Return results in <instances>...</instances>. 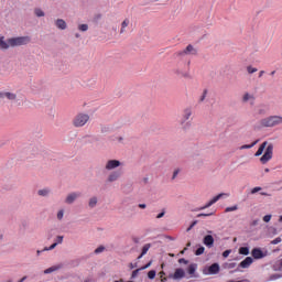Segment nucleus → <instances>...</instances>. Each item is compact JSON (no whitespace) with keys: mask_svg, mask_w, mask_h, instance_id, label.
Segmentation results:
<instances>
[{"mask_svg":"<svg viewBox=\"0 0 282 282\" xmlns=\"http://www.w3.org/2000/svg\"><path fill=\"white\" fill-rule=\"evenodd\" d=\"M264 152V154H263ZM256 158H260L261 164H268V161L272 159V155H274V145L272 143L268 144V141H264L256 152Z\"/></svg>","mask_w":282,"mask_h":282,"instance_id":"nucleus-1","label":"nucleus"},{"mask_svg":"<svg viewBox=\"0 0 282 282\" xmlns=\"http://www.w3.org/2000/svg\"><path fill=\"white\" fill-rule=\"evenodd\" d=\"M32 41L30 36H18L8 40L9 47H20L21 45H28Z\"/></svg>","mask_w":282,"mask_h":282,"instance_id":"nucleus-2","label":"nucleus"},{"mask_svg":"<svg viewBox=\"0 0 282 282\" xmlns=\"http://www.w3.org/2000/svg\"><path fill=\"white\" fill-rule=\"evenodd\" d=\"M261 127H279L282 124V117L281 116H271L264 118L260 121Z\"/></svg>","mask_w":282,"mask_h":282,"instance_id":"nucleus-3","label":"nucleus"},{"mask_svg":"<svg viewBox=\"0 0 282 282\" xmlns=\"http://www.w3.org/2000/svg\"><path fill=\"white\" fill-rule=\"evenodd\" d=\"M89 122V115L87 113H78L74 119H73V124L76 128L79 127H85L86 123Z\"/></svg>","mask_w":282,"mask_h":282,"instance_id":"nucleus-4","label":"nucleus"},{"mask_svg":"<svg viewBox=\"0 0 282 282\" xmlns=\"http://www.w3.org/2000/svg\"><path fill=\"white\" fill-rule=\"evenodd\" d=\"M220 197H228V194H226V193L218 194L212 200H209L206 205L198 208V210H206V208H210V206H213V204H217V202H219Z\"/></svg>","mask_w":282,"mask_h":282,"instance_id":"nucleus-5","label":"nucleus"},{"mask_svg":"<svg viewBox=\"0 0 282 282\" xmlns=\"http://www.w3.org/2000/svg\"><path fill=\"white\" fill-rule=\"evenodd\" d=\"M182 54L197 56V48H195V46H193L192 44H188L186 48L180 53L181 56Z\"/></svg>","mask_w":282,"mask_h":282,"instance_id":"nucleus-6","label":"nucleus"},{"mask_svg":"<svg viewBox=\"0 0 282 282\" xmlns=\"http://www.w3.org/2000/svg\"><path fill=\"white\" fill-rule=\"evenodd\" d=\"M120 161L118 160H109L106 164V170L107 171H113V169H118L120 166Z\"/></svg>","mask_w":282,"mask_h":282,"instance_id":"nucleus-7","label":"nucleus"},{"mask_svg":"<svg viewBox=\"0 0 282 282\" xmlns=\"http://www.w3.org/2000/svg\"><path fill=\"white\" fill-rule=\"evenodd\" d=\"M203 243L207 246V248H213L215 245V238H213L210 235H207L204 237Z\"/></svg>","mask_w":282,"mask_h":282,"instance_id":"nucleus-8","label":"nucleus"},{"mask_svg":"<svg viewBox=\"0 0 282 282\" xmlns=\"http://www.w3.org/2000/svg\"><path fill=\"white\" fill-rule=\"evenodd\" d=\"M251 254L253 259H263V257H265V254H263V251H261V249L259 248L252 249Z\"/></svg>","mask_w":282,"mask_h":282,"instance_id":"nucleus-9","label":"nucleus"},{"mask_svg":"<svg viewBox=\"0 0 282 282\" xmlns=\"http://www.w3.org/2000/svg\"><path fill=\"white\" fill-rule=\"evenodd\" d=\"M80 197V193H72L66 197V204H74Z\"/></svg>","mask_w":282,"mask_h":282,"instance_id":"nucleus-10","label":"nucleus"},{"mask_svg":"<svg viewBox=\"0 0 282 282\" xmlns=\"http://www.w3.org/2000/svg\"><path fill=\"white\" fill-rule=\"evenodd\" d=\"M120 175H122V173L120 171H115V172L110 173L109 176H108V182H116V181H118Z\"/></svg>","mask_w":282,"mask_h":282,"instance_id":"nucleus-11","label":"nucleus"},{"mask_svg":"<svg viewBox=\"0 0 282 282\" xmlns=\"http://www.w3.org/2000/svg\"><path fill=\"white\" fill-rule=\"evenodd\" d=\"M253 261H254V260H252V257H247L245 260H242V261L240 262L239 265H240L241 268L246 269V268H248L249 265H252Z\"/></svg>","mask_w":282,"mask_h":282,"instance_id":"nucleus-12","label":"nucleus"},{"mask_svg":"<svg viewBox=\"0 0 282 282\" xmlns=\"http://www.w3.org/2000/svg\"><path fill=\"white\" fill-rule=\"evenodd\" d=\"M185 274L186 273L183 271V269H176L172 278L174 280H180V279H184Z\"/></svg>","mask_w":282,"mask_h":282,"instance_id":"nucleus-13","label":"nucleus"},{"mask_svg":"<svg viewBox=\"0 0 282 282\" xmlns=\"http://www.w3.org/2000/svg\"><path fill=\"white\" fill-rule=\"evenodd\" d=\"M55 25L58 28V30H67V22H65L63 19H57Z\"/></svg>","mask_w":282,"mask_h":282,"instance_id":"nucleus-14","label":"nucleus"},{"mask_svg":"<svg viewBox=\"0 0 282 282\" xmlns=\"http://www.w3.org/2000/svg\"><path fill=\"white\" fill-rule=\"evenodd\" d=\"M0 98H8V100H17V94H13V93H0Z\"/></svg>","mask_w":282,"mask_h":282,"instance_id":"nucleus-15","label":"nucleus"},{"mask_svg":"<svg viewBox=\"0 0 282 282\" xmlns=\"http://www.w3.org/2000/svg\"><path fill=\"white\" fill-rule=\"evenodd\" d=\"M209 274H219V264L214 263L208 268Z\"/></svg>","mask_w":282,"mask_h":282,"instance_id":"nucleus-16","label":"nucleus"},{"mask_svg":"<svg viewBox=\"0 0 282 282\" xmlns=\"http://www.w3.org/2000/svg\"><path fill=\"white\" fill-rule=\"evenodd\" d=\"M10 48V43H8V40L6 42L4 36H0V50H9Z\"/></svg>","mask_w":282,"mask_h":282,"instance_id":"nucleus-17","label":"nucleus"},{"mask_svg":"<svg viewBox=\"0 0 282 282\" xmlns=\"http://www.w3.org/2000/svg\"><path fill=\"white\" fill-rule=\"evenodd\" d=\"M63 268L62 264L53 265L46 270H44V274H52V272H56L57 270H61Z\"/></svg>","mask_w":282,"mask_h":282,"instance_id":"nucleus-18","label":"nucleus"},{"mask_svg":"<svg viewBox=\"0 0 282 282\" xmlns=\"http://www.w3.org/2000/svg\"><path fill=\"white\" fill-rule=\"evenodd\" d=\"M191 116H193V111L191 110V108L185 109L183 112V122H186V120H189Z\"/></svg>","mask_w":282,"mask_h":282,"instance_id":"nucleus-19","label":"nucleus"},{"mask_svg":"<svg viewBox=\"0 0 282 282\" xmlns=\"http://www.w3.org/2000/svg\"><path fill=\"white\" fill-rule=\"evenodd\" d=\"M150 249H151V243L144 245L143 248H142V252H141V254L138 257V259H142V257H143L144 254H147Z\"/></svg>","mask_w":282,"mask_h":282,"instance_id":"nucleus-20","label":"nucleus"},{"mask_svg":"<svg viewBox=\"0 0 282 282\" xmlns=\"http://www.w3.org/2000/svg\"><path fill=\"white\" fill-rule=\"evenodd\" d=\"M129 28V19L123 20L121 23L120 34H124V31Z\"/></svg>","mask_w":282,"mask_h":282,"instance_id":"nucleus-21","label":"nucleus"},{"mask_svg":"<svg viewBox=\"0 0 282 282\" xmlns=\"http://www.w3.org/2000/svg\"><path fill=\"white\" fill-rule=\"evenodd\" d=\"M239 254H243L245 257H248V254H250V249L248 247H240Z\"/></svg>","mask_w":282,"mask_h":282,"instance_id":"nucleus-22","label":"nucleus"},{"mask_svg":"<svg viewBox=\"0 0 282 282\" xmlns=\"http://www.w3.org/2000/svg\"><path fill=\"white\" fill-rule=\"evenodd\" d=\"M96 204H98V198H97V197H91V198L89 199L88 206H89L90 208H95Z\"/></svg>","mask_w":282,"mask_h":282,"instance_id":"nucleus-23","label":"nucleus"},{"mask_svg":"<svg viewBox=\"0 0 282 282\" xmlns=\"http://www.w3.org/2000/svg\"><path fill=\"white\" fill-rule=\"evenodd\" d=\"M243 102H248V100H254V96L250 94H245L242 97Z\"/></svg>","mask_w":282,"mask_h":282,"instance_id":"nucleus-24","label":"nucleus"},{"mask_svg":"<svg viewBox=\"0 0 282 282\" xmlns=\"http://www.w3.org/2000/svg\"><path fill=\"white\" fill-rule=\"evenodd\" d=\"M259 140H256L253 141L251 144H245V145H241L240 149H252V147H256L258 144Z\"/></svg>","mask_w":282,"mask_h":282,"instance_id":"nucleus-25","label":"nucleus"},{"mask_svg":"<svg viewBox=\"0 0 282 282\" xmlns=\"http://www.w3.org/2000/svg\"><path fill=\"white\" fill-rule=\"evenodd\" d=\"M197 270V265L191 264L187 269L188 274H195V271Z\"/></svg>","mask_w":282,"mask_h":282,"instance_id":"nucleus-26","label":"nucleus"},{"mask_svg":"<svg viewBox=\"0 0 282 282\" xmlns=\"http://www.w3.org/2000/svg\"><path fill=\"white\" fill-rule=\"evenodd\" d=\"M176 74L177 76H182V78H191V74L188 72H180V70H176Z\"/></svg>","mask_w":282,"mask_h":282,"instance_id":"nucleus-27","label":"nucleus"},{"mask_svg":"<svg viewBox=\"0 0 282 282\" xmlns=\"http://www.w3.org/2000/svg\"><path fill=\"white\" fill-rule=\"evenodd\" d=\"M274 269L278 270V272H282V259L275 262Z\"/></svg>","mask_w":282,"mask_h":282,"instance_id":"nucleus-28","label":"nucleus"},{"mask_svg":"<svg viewBox=\"0 0 282 282\" xmlns=\"http://www.w3.org/2000/svg\"><path fill=\"white\" fill-rule=\"evenodd\" d=\"M205 250H206V248L199 247V248L195 251L196 257H199V256L204 254V251H205Z\"/></svg>","mask_w":282,"mask_h":282,"instance_id":"nucleus-29","label":"nucleus"},{"mask_svg":"<svg viewBox=\"0 0 282 282\" xmlns=\"http://www.w3.org/2000/svg\"><path fill=\"white\" fill-rule=\"evenodd\" d=\"M78 30H80V32H87L89 30V25L87 24H80L78 26Z\"/></svg>","mask_w":282,"mask_h":282,"instance_id":"nucleus-30","label":"nucleus"},{"mask_svg":"<svg viewBox=\"0 0 282 282\" xmlns=\"http://www.w3.org/2000/svg\"><path fill=\"white\" fill-rule=\"evenodd\" d=\"M238 206L237 205H235V206H231V207H227L226 209H225V213H232V212H235V210H238Z\"/></svg>","mask_w":282,"mask_h":282,"instance_id":"nucleus-31","label":"nucleus"},{"mask_svg":"<svg viewBox=\"0 0 282 282\" xmlns=\"http://www.w3.org/2000/svg\"><path fill=\"white\" fill-rule=\"evenodd\" d=\"M206 96H208V90L207 89H205L203 91V95L199 98V102H204V100H206Z\"/></svg>","mask_w":282,"mask_h":282,"instance_id":"nucleus-32","label":"nucleus"},{"mask_svg":"<svg viewBox=\"0 0 282 282\" xmlns=\"http://www.w3.org/2000/svg\"><path fill=\"white\" fill-rule=\"evenodd\" d=\"M48 193H50V191H47V189H40L37 192V195H41L42 197H45V195H48Z\"/></svg>","mask_w":282,"mask_h":282,"instance_id":"nucleus-33","label":"nucleus"},{"mask_svg":"<svg viewBox=\"0 0 282 282\" xmlns=\"http://www.w3.org/2000/svg\"><path fill=\"white\" fill-rule=\"evenodd\" d=\"M56 246H57V242H54V243L51 245L50 247H45V248L43 249V251L45 252V251L54 250V248H56Z\"/></svg>","mask_w":282,"mask_h":282,"instance_id":"nucleus-34","label":"nucleus"},{"mask_svg":"<svg viewBox=\"0 0 282 282\" xmlns=\"http://www.w3.org/2000/svg\"><path fill=\"white\" fill-rule=\"evenodd\" d=\"M155 274H156L155 270L149 271L148 272V279H155Z\"/></svg>","mask_w":282,"mask_h":282,"instance_id":"nucleus-35","label":"nucleus"},{"mask_svg":"<svg viewBox=\"0 0 282 282\" xmlns=\"http://www.w3.org/2000/svg\"><path fill=\"white\" fill-rule=\"evenodd\" d=\"M281 241H282L281 237H278V238H275V239H273V240L271 241V245H272V246H276V245L281 243Z\"/></svg>","mask_w":282,"mask_h":282,"instance_id":"nucleus-36","label":"nucleus"},{"mask_svg":"<svg viewBox=\"0 0 282 282\" xmlns=\"http://www.w3.org/2000/svg\"><path fill=\"white\" fill-rule=\"evenodd\" d=\"M232 252V250H230V249H227V250H225L224 252H223V257L225 258V259H228V257H230V253Z\"/></svg>","mask_w":282,"mask_h":282,"instance_id":"nucleus-37","label":"nucleus"},{"mask_svg":"<svg viewBox=\"0 0 282 282\" xmlns=\"http://www.w3.org/2000/svg\"><path fill=\"white\" fill-rule=\"evenodd\" d=\"M247 72H248V74H254L256 72H258V69L252 66H248Z\"/></svg>","mask_w":282,"mask_h":282,"instance_id":"nucleus-38","label":"nucleus"},{"mask_svg":"<svg viewBox=\"0 0 282 282\" xmlns=\"http://www.w3.org/2000/svg\"><path fill=\"white\" fill-rule=\"evenodd\" d=\"M35 14L37 17H45V12H43V10H41V9H35Z\"/></svg>","mask_w":282,"mask_h":282,"instance_id":"nucleus-39","label":"nucleus"},{"mask_svg":"<svg viewBox=\"0 0 282 282\" xmlns=\"http://www.w3.org/2000/svg\"><path fill=\"white\" fill-rule=\"evenodd\" d=\"M100 252H105V247L100 246L95 250V254H100Z\"/></svg>","mask_w":282,"mask_h":282,"instance_id":"nucleus-40","label":"nucleus"},{"mask_svg":"<svg viewBox=\"0 0 282 282\" xmlns=\"http://www.w3.org/2000/svg\"><path fill=\"white\" fill-rule=\"evenodd\" d=\"M213 215H215V213H209V214H198L197 217H213Z\"/></svg>","mask_w":282,"mask_h":282,"instance_id":"nucleus-41","label":"nucleus"},{"mask_svg":"<svg viewBox=\"0 0 282 282\" xmlns=\"http://www.w3.org/2000/svg\"><path fill=\"white\" fill-rule=\"evenodd\" d=\"M272 219V215H265L263 217V221H265V224H269V221Z\"/></svg>","mask_w":282,"mask_h":282,"instance_id":"nucleus-42","label":"nucleus"},{"mask_svg":"<svg viewBox=\"0 0 282 282\" xmlns=\"http://www.w3.org/2000/svg\"><path fill=\"white\" fill-rule=\"evenodd\" d=\"M159 274H160V276H161V282H165V281H166V278H164V275H165L166 273H164V271H161Z\"/></svg>","mask_w":282,"mask_h":282,"instance_id":"nucleus-43","label":"nucleus"},{"mask_svg":"<svg viewBox=\"0 0 282 282\" xmlns=\"http://www.w3.org/2000/svg\"><path fill=\"white\" fill-rule=\"evenodd\" d=\"M259 191H261V187H253L251 189V195H254V193H259Z\"/></svg>","mask_w":282,"mask_h":282,"instance_id":"nucleus-44","label":"nucleus"},{"mask_svg":"<svg viewBox=\"0 0 282 282\" xmlns=\"http://www.w3.org/2000/svg\"><path fill=\"white\" fill-rule=\"evenodd\" d=\"M140 270H142V269H137V270L132 271V279H135V276H138V273L140 272Z\"/></svg>","mask_w":282,"mask_h":282,"instance_id":"nucleus-45","label":"nucleus"},{"mask_svg":"<svg viewBox=\"0 0 282 282\" xmlns=\"http://www.w3.org/2000/svg\"><path fill=\"white\" fill-rule=\"evenodd\" d=\"M164 215H166V212L163 209L162 213H160V214L156 216V219H162V217H164Z\"/></svg>","mask_w":282,"mask_h":282,"instance_id":"nucleus-46","label":"nucleus"},{"mask_svg":"<svg viewBox=\"0 0 282 282\" xmlns=\"http://www.w3.org/2000/svg\"><path fill=\"white\" fill-rule=\"evenodd\" d=\"M55 243H57V246L58 243H63V236H57Z\"/></svg>","mask_w":282,"mask_h":282,"instance_id":"nucleus-47","label":"nucleus"},{"mask_svg":"<svg viewBox=\"0 0 282 282\" xmlns=\"http://www.w3.org/2000/svg\"><path fill=\"white\" fill-rule=\"evenodd\" d=\"M63 215H64V212L63 210H59L58 213H57V219H63Z\"/></svg>","mask_w":282,"mask_h":282,"instance_id":"nucleus-48","label":"nucleus"},{"mask_svg":"<svg viewBox=\"0 0 282 282\" xmlns=\"http://www.w3.org/2000/svg\"><path fill=\"white\" fill-rule=\"evenodd\" d=\"M178 263H184L185 265H187L188 260H186V259H184V258H181V259L178 260Z\"/></svg>","mask_w":282,"mask_h":282,"instance_id":"nucleus-49","label":"nucleus"},{"mask_svg":"<svg viewBox=\"0 0 282 282\" xmlns=\"http://www.w3.org/2000/svg\"><path fill=\"white\" fill-rule=\"evenodd\" d=\"M178 174H180V170H175L173 173L172 180H175Z\"/></svg>","mask_w":282,"mask_h":282,"instance_id":"nucleus-50","label":"nucleus"},{"mask_svg":"<svg viewBox=\"0 0 282 282\" xmlns=\"http://www.w3.org/2000/svg\"><path fill=\"white\" fill-rule=\"evenodd\" d=\"M147 268H151V261L148 264H145L144 267H142L140 270H147Z\"/></svg>","mask_w":282,"mask_h":282,"instance_id":"nucleus-51","label":"nucleus"},{"mask_svg":"<svg viewBox=\"0 0 282 282\" xmlns=\"http://www.w3.org/2000/svg\"><path fill=\"white\" fill-rule=\"evenodd\" d=\"M263 74H265V70H260L259 78H261L263 76Z\"/></svg>","mask_w":282,"mask_h":282,"instance_id":"nucleus-52","label":"nucleus"},{"mask_svg":"<svg viewBox=\"0 0 282 282\" xmlns=\"http://www.w3.org/2000/svg\"><path fill=\"white\" fill-rule=\"evenodd\" d=\"M139 208H147V204H139Z\"/></svg>","mask_w":282,"mask_h":282,"instance_id":"nucleus-53","label":"nucleus"},{"mask_svg":"<svg viewBox=\"0 0 282 282\" xmlns=\"http://www.w3.org/2000/svg\"><path fill=\"white\" fill-rule=\"evenodd\" d=\"M28 279V276H23L19 282H23V281H25Z\"/></svg>","mask_w":282,"mask_h":282,"instance_id":"nucleus-54","label":"nucleus"},{"mask_svg":"<svg viewBox=\"0 0 282 282\" xmlns=\"http://www.w3.org/2000/svg\"><path fill=\"white\" fill-rule=\"evenodd\" d=\"M236 263H230L229 268H235Z\"/></svg>","mask_w":282,"mask_h":282,"instance_id":"nucleus-55","label":"nucleus"},{"mask_svg":"<svg viewBox=\"0 0 282 282\" xmlns=\"http://www.w3.org/2000/svg\"><path fill=\"white\" fill-rule=\"evenodd\" d=\"M261 195L268 197V193H265V192H262Z\"/></svg>","mask_w":282,"mask_h":282,"instance_id":"nucleus-56","label":"nucleus"},{"mask_svg":"<svg viewBox=\"0 0 282 282\" xmlns=\"http://www.w3.org/2000/svg\"><path fill=\"white\" fill-rule=\"evenodd\" d=\"M276 74V70L271 72V76H274Z\"/></svg>","mask_w":282,"mask_h":282,"instance_id":"nucleus-57","label":"nucleus"},{"mask_svg":"<svg viewBox=\"0 0 282 282\" xmlns=\"http://www.w3.org/2000/svg\"><path fill=\"white\" fill-rule=\"evenodd\" d=\"M264 173H270V169H265V170H264Z\"/></svg>","mask_w":282,"mask_h":282,"instance_id":"nucleus-58","label":"nucleus"},{"mask_svg":"<svg viewBox=\"0 0 282 282\" xmlns=\"http://www.w3.org/2000/svg\"><path fill=\"white\" fill-rule=\"evenodd\" d=\"M279 221L282 223V215L280 216Z\"/></svg>","mask_w":282,"mask_h":282,"instance_id":"nucleus-59","label":"nucleus"},{"mask_svg":"<svg viewBox=\"0 0 282 282\" xmlns=\"http://www.w3.org/2000/svg\"><path fill=\"white\" fill-rule=\"evenodd\" d=\"M196 223H193V225L191 226V228H193L195 226Z\"/></svg>","mask_w":282,"mask_h":282,"instance_id":"nucleus-60","label":"nucleus"},{"mask_svg":"<svg viewBox=\"0 0 282 282\" xmlns=\"http://www.w3.org/2000/svg\"><path fill=\"white\" fill-rule=\"evenodd\" d=\"M37 254H41V250H37Z\"/></svg>","mask_w":282,"mask_h":282,"instance_id":"nucleus-61","label":"nucleus"},{"mask_svg":"<svg viewBox=\"0 0 282 282\" xmlns=\"http://www.w3.org/2000/svg\"><path fill=\"white\" fill-rule=\"evenodd\" d=\"M253 226H257V221H253Z\"/></svg>","mask_w":282,"mask_h":282,"instance_id":"nucleus-62","label":"nucleus"},{"mask_svg":"<svg viewBox=\"0 0 282 282\" xmlns=\"http://www.w3.org/2000/svg\"><path fill=\"white\" fill-rule=\"evenodd\" d=\"M78 36H80V35L76 34V39H78Z\"/></svg>","mask_w":282,"mask_h":282,"instance_id":"nucleus-63","label":"nucleus"},{"mask_svg":"<svg viewBox=\"0 0 282 282\" xmlns=\"http://www.w3.org/2000/svg\"><path fill=\"white\" fill-rule=\"evenodd\" d=\"M187 246H191V242H188Z\"/></svg>","mask_w":282,"mask_h":282,"instance_id":"nucleus-64","label":"nucleus"}]
</instances>
